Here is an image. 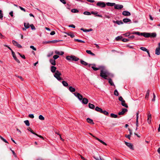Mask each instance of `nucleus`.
<instances>
[{
	"mask_svg": "<svg viewBox=\"0 0 160 160\" xmlns=\"http://www.w3.org/2000/svg\"><path fill=\"white\" fill-rule=\"evenodd\" d=\"M66 59L69 61H78L79 59L77 57L75 56L72 55L71 56H67L66 57Z\"/></svg>",
	"mask_w": 160,
	"mask_h": 160,
	"instance_id": "obj_2",
	"label": "nucleus"
},
{
	"mask_svg": "<svg viewBox=\"0 0 160 160\" xmlns=\"http://www.w3.org/2000/svg\"><path fill=\"white\" fill-rule=\"evenodd\" d=\"M12 43L14 45L17 47L18 48H22V46L19 44L18 42L14 40L12 41Z\"/></svg>",
	"mask_w": 160,
	"mask_h": 160,
	"instance_id": "obj_9",
	"label": "nucleus"
},
{
	"mask_svg": "<svg viewBox=\"0 0 160 160\" xmlns=\"http://www.w3.org/2000/svg\"><path fill=\"white\" fill-rule=\"evenodd\" d=\"M74 95L79 100H82L83 98L82 96L78 92H76L74 93Z\"/></svg>",
	"mask_w": 160,
	"mask_h": 160,
	"instance_id": "obj_5",
	"label": "nucleus"
},
{
	"mask_svg": "<svg viewBox=\"0 0 160 160\" xmlns=\"http://www.w3.org/2000/svg\"><path fill=\"white\" fill-rule=\"evenodd\" d=\"M129 40L128 39L126 38H124L122 39V41L123 42H127Z\"/></svg>",
	"mask_w": 160,
	"mask_h": 160,
	"instance_id": "obj_63",
	"label": "nucleus"
},
{
	"mask_svg": "<svg viewBox=\"0 0 160 160\" xmlns=\"http://www.w3.org/2000/svg\"><path fill=\"white\" fill-rule=\"evenodd\" d=\"M122 14L125 16H129L131 15V13L128 11H125L122 12Z\"/></svg>",
	"mask_w": 160,
	"mask_h": 160,
	"instance_id": "obj_12",
	"label": "nucleus"
},
{
	"mask_svg": "<svg viewBox=\"0 0 160 160\" xmlns=\"http://www.w3.org/2000/svg\"><path fill=\"white\" fill-rule=\"evenodd\" d=\"M55 52L56 54L61 55H63L64 53V52H59L57 50L55 51Z\"/></svg>",
	"mask_w": 160,
	"mask_h": 160,
	"instance_id": "obj_24",
	"label": "nucleus"
},
{
	"mask_svg": "<svg viewBox=\"0 0 160 160\" xmlns=\"http://www.w3.org/2000/svg\"><path fill=\"white\" fill-rule=\"evenodd\" d=\"M109 74V73L108 72L106 69L105 67L103 66V68L101 70L100 76L105 79H107Z\"/></svg>",
	"mask_w": 160,
	"mask_h": 160,
	"instance_id": "obj_1",
	"label": "nucleus"
},
{
	"mask_svg": "<svg viewBox=\"0 0 160 160\" xmlns=\"http://www.w3.org/2000/svg\"><path fill=\"white\" fill-rule=\"evenodd\" d=\"M93 66L92 67V68L93 69L94 71H97L99 69L101 70V69L103 68V66H99L98 68H95L94 67L96 66L95 64H93L92 65Z\"/></svg>",
	"mask_w": 160,
	"mask_h": 160,
	"instance_id": "obj_7",
	"label": "nucleus"
},
{
	"mask_svg": "<svg viewBox=\"0 0 160 160\" xmlns=\"http://www.w3.org/2000/svg\"><path fill=\"white\" fill-rule=\"evenodd\" d=\"M139 114V111H138L136 113V125L137 127L138 126V117H139V116H138Z\"/></svg>",
	"mask_w": 160,
	"mask_h": 160,
	"instance_id": "obj_14",
	"label": "nucleus"
},
{
	"mask_svg": "<svg viewBox=\"0 0 160 160\" xmlns=\"http://www.w3.org/2000/svg\"><path fill=\"white\" fill-rule=\"evenodd\" d=\"M30 48H32V49L33 50H34V51L36 50V48H35L33 46H30Z\"/></svg>",
	"mask_w": 160,
	"mask_h": 160,
	"instance_id": "obj_58",
	"label": "nucleus"
},
{
	"mask_svg": "<svg viewBox=\"0 0 160 160\" xmlns=\"http://www.w3.org/2000/svg\"><path fill=\"white\" fill-rule=\"evenodd\" d=\"M65 33L68 35L70 36L72 38H73L75 37L74 35L71 32H65Z\"/></svg>",
	"mask_w": 160,
	"mask_h": 160,
	"instance_id": "obj_21",
	"label": "nucleus"
},
{
	"mask_svg": "<svg viewBox=\"0 0 160 160\" xmlns=\"http://www.w3.org/2000/svg\"><path fill=\"white\" fill-rule=\"evenodd\" d=\"M30 27L31 28L32 30H35L36 29V28L33 25V24H31L30 25Z\"/></svg>",
	"mask_w": 160,
	"mask_h": 160,
	"instance_id": "obj_54",
	"label": "nucleus"
},
{
	"mask_svg": "<svg viewBox=\"0 0 160 160\" xmlns=\"http://www.w3.org/2000/svg\"><path fill=\"white\" fill-rule=\"evenodd\" d=\"M150 37L154 38L156 36V34L155 33H150Z\"/></svg>",
	"mask_w": 160,
	"mask_h": 160,
	"instance_id": "obj_49",
	"label": "nucleus"
},
{
	"mask_svg": "<svg viewBox=\"0 0 160 160\" xmlns=\"http://www.w3.org/2000/svg\"><path fill=\"white\" fill-rule=\"evenodd\" d=\"M118 100L119 101H121V102H122V101H123L124 100L123 99V98L121 96H120L119 97V98H118Z\"/></svg>",
	"mask_w": 160,
	"mask_h": 160,
	"instance_id": "obj_57",
	"label": "nucleus"
},
{
	"mask_svg": "<svg viewBox=\"0 0 160 160\" xmlns=\"http://www.w3.org/2000/svg\"><path fill=\"white\" fill-rule=\"evenodd\" d=\"M86 52L88 54H90L92 56H95V54L94 53L92 52L90 50H87Z\"/></svg>",
	"mask_w": 160,
	"mask_h": 160,
	"instance_id": "obj_29",
	"label": "nucleus"
},
{
	"mask_svg": "<svg viewBox=\"0 0 160 160\" xmlns=\"http://www.w3.org/2000/svg\"><path fill=\"white\" fill-rule=\"evenodd\" d=\"M123 8V6L122 5H120L118 4L114 5V8L117 9H121Z\"/></svg>",
	"mask_w": 160,
	"mask_h": 160,
	"instance_id": "obj_10",
	"label": "nucleus"
},
{
	"mask_svg": "<svg viewBox=\"0 0 160 160\" xmlns=\"http://www.w3.org/2000/svg\"><path fill=\"white\" fill-rule=\"evenodd\" d=\"M123 21L124 23H127L128 22H131V20L130 19L126 18L123 19Z\"/></svg>",
	"mask_w": 160,
	"mask_h": 160,
	"instance_id": "obj_27",
	"label": "nucleus"
},
{
	"mask_svg": "<svg viewBox=\"0 0 160 160\" xmlns=\"http://www.w3.org/2000/svg\"><path fill=\"white\" fill-rule=\"evenodd\" d=\"M18 7L19 8H20V9L21 10H22V11H24V12H26V10H25V9L24 8H22V7H21V6H18Z\"/></svg>",
	"mask_w": 160,
	"mask_h": 160,
	"instance_id": "obj_56",
	"label": "nucleus"
},
{
	"mask_svg": "<svg viewBox=\"0 0 160 160\" xmlns=\"http://www.w3.org/2000/svg\"><path fill=\"white\" fill-rule=\"evenodd\" d=\"M69 90L71 92H74L75 91V89L72 86L69 87Z\"/></svg>",
	"mask_w": 160,
	"mask_h": 160,
	"instance_id": "obj_26",
	"label": "nucleus"
},
{
	"mask_svg": "<svg viewBox=\"0 0 160 160\" xmlns=\"http://www.w3.org/2000/svg\"><path fill=\"white\" fill-rule=\"evenodd\" d=\"M93 158L96 160H104L103 159H101L100 157H96L95 156H93Z\"/></svg>",
	"mask_w": 160,
	"mask_h": 160,
	"instance_id": "obj_42",
	"label": "nucleus"
},
{
	"mask_svg": "<svg viewBox=\"0 0 160 160\" xmlns=\"http://www.w3.org/2000/svg\"><path fill=\"white\" fill-rule=\"evenodd\" d=\"M62 83L63 84V85L65 87H67L68 86V85L67 82L65 81H63L62 82Z\"/></svg>",
	"mask_w": 160,
	"mask_h": 160,
	"instance_id": "obj_32",
	"label": "nucleus"
},
{
	"mask_svg": "<svg viewBox=\"0 0 160 160\" xmlns=\"http://www.w3.org/2000/svg\"><path fill=\"white\" fill-rule=\"evenodd\" d=\"M27 129L28 131L32 133L33 134H34L35 135H37V134L36 133L34 132L33 130L30 128H28Z\"/></svg>",
	"mask_w": 160,
	"mask_h": 160,
	"instance_id": "obj_34",
	"label": "nucleus"
},
{
	"mask_svg": "<svg viewBox=\"0 0 160 160\" xmlns=\"http://www.w3.org/2000/svg\"><path fill=\"white\" fill-rule=\"evenodd\" d=\"M101 113H103L106 115H108V112L105 110H104V111L102 110V112H101Z\"/></svg>",
	"mask_w": 160,
	"mask_h": 160,
	"instance_id": "obj_53",
	"label": "nucleus"
},
{
	"mask_svg": "<svg viewBox=\"0 0 160 160\" xmlns=\"http://www.w3.org/2000/svg\"><path fill=\"white\" fill-rule=\"evenodd\" d=\"M12 55L13 57V58L16 57V56L15 55V52L13 51H12Z\"/></svg>",
	"mask_w": 160,
	"mask_h": 160,
	"instance_id": "obj_60",
	"label": "nucleus"
},
{
	"mask_svg": "<svg viewBox=\"0 0 160 160\" xmlns=\"http://www.w3.org/2000/svg\"><path fill=\"white\" fill-rule=\"evenodd\" d=\"M29 117L32 118H34V116L33 114H30L29 115Z\"/></svg>",
	"mask_w": 160,
	"mask_h": 160,
	"instance_id": "obj_61",
	"label": "nucleus"
},
{
	"mask_svg": "<svg viewBox=\"0 0 160 160\" xmlns=\"http://www.w3.org/2000/svg\"><path fill=\"white\" fill-rule=\"evenodd\" d=\"M95 110L97 112H99L101 113L102 112V110L98 107H96L95 108Z\"/></svg>",
	"mask_w": 160,
	"mask_h": 160,
	"instance_id": "obj_20",
	"label": "nucleus"
},
{
	"mask_svg": "<svg viewBox=\"0 0 160 160\" xmlns=\"http://www.w3.org/2000/svg\"><path fill=\"white\" fill-rule=\"evenodd\" d=\"M11 151L12 152L13 154V155L14 156V157H17V155H16V154L14 152V151L12 150H11Z\"/></svg>",
	"mask_w": 160,
	"mask_h": 160,
	"instance_id": "obj_64",
	"label": "nucleus"
},
{
	"mask_svg": "<svg viewBox=\"0 0 160 160\" xmlns=\"http://www.w3.org/2000/svg\"><path fill=\"white\" fill-rule=\"evenodd\" d=\"M114 94L116 96H118L119 95L117 89H116L114 91Z\"/></svg>",
	"mask_w": 160,
	"mask_h": 160,
	"instance_id": "obj_45",
	"label": "nucleus"
},
{
	"mask_svg": "<svg viewBox=\"0 0 160 160\" xmlns=\"http://www.w3.org/2000/svg\"><path fill=\"white\" fill-rule=\"evenodd\" d=\"M71 12L73 13H77L78 12H79V11L77 9H72Z\"/></svg>",
	"mask_w": 160,
	"mask_h": 160,
	"instance_id": "obj_43",
	"label": "nucleus"
},
{
	"mask_svg": "<svg viewBox=\"0 0 160 160\" xmlns=\"http://www.w3.org/2000/svg\"><path fill=\"white\" fill-rule=\"evenodd\" d=\"M39 119L42 120H44V118L42 115H40L39 116Z\"/></svg>",
	"mask_w": 160,
	"mask_h": 160,
	"instance_id": "obj_48",
	"label": "nucleus"
},
{
	"mask_svg": "<svg viewBox=\"0 0 160 160\" xmlns=\"http://www.w3.org/2000/svg\"><path fill=\"white\" fill-rule=\"evenodd\" d=\"M74 40L75 41H77V42H82V43H85V42L84 41H83L82 40H80L79 39H74Z\"/></svg>",
	"mask_w": 160,
	"mask_h": 160,
	"instance_id": "obj_40",
	"label": "nucleus"
},
{
	"mask_svg": "<svg viewBox=\"0 0 160 160\" xmlns=\"http://www.w3.org/2000/svg\"><path fill=\"white\" fill-rule=\"evenodd\" d=\"M82 102L83 104H86L88 102V100L86 98H83L82 99Z\"/></svg>",
	"mask_w": 160,
	"mask_h": 160,
	"instance_id": "obj_15",
	"label": "nucleus"
},
{
	"mask_svg": "<svg viewBox=\"0 0 160 160\" xmlns=\"http://www.w3.org/2000/svg\"><path fill=\"white\" fill-rule=\"evenodd\" d=\"M24 26L25 27V28L26 29L29 28L30 26L28 23H24Z\"/></svg>",
	"mask_w": 160,
	"mask_h": 160,
	"instance_id": "obj_37",
	"label": "nucleus"
},
{
	"mask_svg": "<svg viewBox=\"0 0 160 160\" xmlns=\"http://www.w3.org/2000/svg\"><path fill=\"white\" fill-rule=\"evenodd\" d=\"M125 144L131 149L134 150V148L133 147V145L130 143L128 142L125 141Z\"/></svg>",
	"mask_w": 160,
	"mask_h": 160,
	"instance_id": "obj_6",
	"label": "nucleus"
},
{
	"mask_svg": "<svg viewBox=\"0 0 160 160\" xmlns=\"http://www.w3.org/2000/svg\"><path fill=\"white\" fill-rule=\"evenodd\" d=\"M80 30H82V31H83L84 32H88V29H83V28H81L80 29Z\"/></svg>",
	"mask_w": 160,
	"mask_h": 160,
	"instance_id": "obj_59",
	"label": "nucleus"
},
{
	"mask_svg": "<svg viewBox=\"0 0 160 160\" xmlns=\"http://www.w3.org/2000/svg\"><path fill=\"white\" fill-rule=\"evenodd\" d=\"M97 6L101 8H104L106 6V4L102 2H98L97 3Z\"/></svg>",
	"mask_w": 160,
	"mask_h": 160,
	"instance_id": "obj_4",
	"label": "nucleus"
},
{
	"mask_svg": "<svg viewBox=\"0 0 160 160\" xmlns=\"http://www.w3.org/2000/svg\"><path fill=\"white\" fill-rule=\"evenodd\" d=\"M151 114L150 113L149 111L148 112V116L147 121L149 124H150L151 121Z\"/></svg>",
	"mask_w": 160,
	"mask_h": 160,
	"instance_id": "obj_8",
	"label": "nucleus"
},
{
	"mask_svg": "<svg viewBox=\"0 0 160 160\" xmlns=\"http://www.w3.org/2000/svg\"><path fill=\"white\" fill-rule=\"evenodd\" d=\"M59 41H58V40H53V41H49L48 42H47V43H56Z\"/></svg>",
	"mask_w": 160,
	"mask_h": 160,
	"instance_id": "obj_46",
	"label": "nucleus"
},
{
	"mask_svg": "<svg viewBox=\"0 0 160 160\" xmlns=\"http://www.w3.org/2000/svg\"><path fill=\"white\" fill-rule=\"evenodd\" d=\"M110 116L112 118H117L118 116L116 114L112 113L111 114Z\"/></svg>",
	"mask_w": 160,
	"mask_h": 160,
	"instance_id": "obj_38",
	"label": "nucleus"
},
{
	"mask_svg": "<svg viewBox=\"0 0 160 160\" xmlns=\"http://www.w3.org/2000/svg\"><path fill=\"white\" fill-rule=\"evenodd\" d=\"M127 111L128 110L127 109L125 108H122V111L121 112H119L118 114L119 115H123L125 112H127Z\"/></svg>",
	"mask_w": 160,
	"mask_h": 160,
	"instance_id": "obj_11",
	"label": "nucleus"
},
{
	"mask_svg": "<svg viewBox=\"0 0 160 160\" xmlns=\"http://www.w3.org/2000/svg\"><path fill=\"white\" fill-rule=\"evenodd\" d=\"M122 38V37L121 36H118L116 38H115V39L117 40V41H119L120 40H121Z\"/></svg>",
	"mask_w": 160,
	"mask_h": 160,
	"instance_id": "obj_52",
	"label": "nucleus"
},
{
	"mask_svg": "<svg viewBox=\"0 0 160 160\" xmlns=\"http://www.w3.org/2000/svg\"><path fill=\"white\" fill-rule=\"evenodd\" d=\"M50 63L53 65H55L56 64V61L53 59H51L49 60Z\"/></svg>",
	"mask_w": 160,
	"mask_h": 160,
	"instance_id": "obj_18",
	"label": "nucleus"
},
{
	"mask_svg": "<svg viewBox=\"0 0 160 160\" xmlns=\"http://www.w3.org/2000/svg\"><path fill=\"white\" fill-rule=\"evenodd\" d=\"M116 22L117 24L119 25L123 24V22L121 20H117L116 21Z\"/></svg>",
	"mask_w": 160,
	"mask_h": 160,
	"instance_id": "obj_39",
	"label": "nucleus"
},
{
	"mask_svg": "<svg viewBox=\"0 0 160 160\" xmlns=\"http://www.w3.org/2000/svg\"><path fill=\"white\" fill-rule=\"evenodd\" d=\"M150 33L142 32V36H143L145 38H148L150 37Z\"/></svg>",
	"mask_w": 160,
	"mask_h": 160,
	"instance_id": "obj_13",
	"label": "nucleus"
},
{
	"mask_svg": "<svg viewBox=\"0 0 160 160\" xmlns=\"http://www.w3.org/2000/svg\"><path fill=\"white\" fill-rule=\"evenodd\" d=\"M121 104L122 106L125 107V108H128V106L125 103V102L124 100L122 102Z\"/></svg>",
	"mask_w": 160,
	"mask_h": 160,
	"instance_id": "obj_28",
	"label": "nucleus"
},
{
	"mask_svg": "<svg viewBox=\"0 0 160 160\" xmlns=\"http://www.w3.org/2000/svg\"><path fill=\"white\" fill-rule=\"evenodd\" d=\"M124 35L126 37H129L130 35V33H127L124 34Z\"/></svg>",
	"mask_w": 160,
	"mask_h": 160,
	"instance_id": "obj_62",
	"label": "nucleus"
},
{
	"mask_svg": "<svg viewBox=\"0 0 160 160\" xmlns=\"http://www.w3.org/2000/svg\"><path fill=\"white\" fill-rule=\"evenodd\" d=\"M150 90L149 89L147 91L146 95H145V98L146 99H148L149 96V92H150Z\"/></svg>",
	"mask_w": 160,
	"mask_h": 160,
	"instance_id": "obj_22",
	"label": "nucleus"
},
{
	"mask_svg": "<svg viewBox=\"0 0 160 160\" xmlns=\"http://www.w3.org/2000/svg\"><path fill=\"white\" fill-rule=\"evenodd\" d=\"M106 4L108 6H114V5H115V3L107 2Z\"/></svg>",
	"mask_w": 160,
	"mask_h": 160,
	"instance_id": "obj_35",
	"label": "nucleus"
},
{
	"mask_svg": "<svg viewBox=\"0 0 160 160\" xmlns=\"http://www.w3.org/2000/svg\"><path fill=\"white\" fill-rule=\"evenodd\" d=\"M24 122L27 126H29L30 124L29 123V122L28 120L25 121H24Z\"/></svg>",
	"mask_w": 160,
	"mask_h": 160,
	"instance_id": "obj_50",
	"label": "nucleus"
},
{
	"mask_svg": "<svg viewBox=\"0 0 160 160\" xmlns=\"http://www.w3.org/2000/svg\"><path fill=\"white\" fill-rule=\"evenodd\" d=\"M108 82L110 83V84L111 85L115 86V85L114 84V83L112 81V80L110 78L109 79Z\"/></svg>",
	"mask_w": 160,
	"mask_h": 160,
	"instance_id": "obj_33",
	"label": "nucleus"
},
{
	"mask_svg": "<svg viewBox=\"0 0 160 160\" xmlns=\"http://www.w3.org/2000/svg\"><path fill=\"white\" fill-rule=\"evenodd\" d=\"M88 107L89 108L92 109H93L95 108V106L93 104L91 103H89L88 104Z\"/></svg>",
	"mask_w": 160,
	"mask_h": 160,
	"instance_id": "obj_31",
	"label": "nucleus"
},
{
	"mask_svg": "<svg viewBox=\"0 0 160 160\" xmlns=\"http://www.w3.org/2000/svg\"><path fill=\"white\" fill-rule=\"evenodd\" d=\"M132 33L133 34H136L138 36H142V32L140 33L139 32H133Z\"/></svg>",
	"mask_w": 160,
	"mask_h": 160,
	"instance_id": "obj_30",
	"label": "nucleus"
},
{
	"mask_svg": "<svg viewBox=\"0 0 160 160\" xmlns=\"http://www.w3.org/2000/svg\"><path fill=\"white\" fill-rule=\"evenodd\" d=\"M98 13V12H94L92 11L91 12V14H94V15H96V16H98V17H101V18L102 17V15L97 14Z\"/></svg>",
	"mask_w": 160,
	"mask_h": 160,
	"instance_id": "obj_17",
	"label": "nucleus"
},
{
	"mask_svg": "<svg viewBox=\"0 0 160 160\" xmlns=\"http://www.w3.org/2000/svg\"><path fill=\"white\" fill-rule=\"evenodd\" d=\"M59 56L58 55H54L53 56V59H54V60H55L56 59L58 58H59Z\"/></svg>",
	"mask_w": 160,
	"mask_h": 160,
	"instance_id": "obj_55",
	"label": "nucleus"
},
{
	"mask_svg": "<svg viewBox=\"0 0 160 160\" xmlns=\"http://www.w3.org/2000/svg\"><path fill=\"white\" fill-rule=\"evenodd\" d=\"M62 74L58 71H56L54 75V76L58 80L61 81L62 80V78L60 77Z\"/></svg>",
	"mask_w": 160,
	"mask_h": 160,
	"instance_id": "obj_3",
	"label": "nucleus"
},
{
	"mask_svg": "<svg viewBox=\"0 0 160 160\" xmlns=\"http://www.w3.org/2000/svg\"><path fill=\"white\" fill-rule=\"evenodd\" d=\"M57 68L54 66H52L51 67V71L52 73L55 72Z\"/></svg>",
	"mask_w": 160,
	"mask_h": 160,
	"instance_id": "obj_16",
	"label": "nucleus"
},
{
	"mask_svg": "<svg viewBox=\"0 0 160 160\" xmlns=\"http://www.w3.org/2000/svg\"><path fill=\"white\" fill-rule=\"evenodd\" d=\"M3 17V14L2 12V11L1 10H0V19L2 20Z\"/></svg>",
	"mask_w": 160,
	"mask_h": 160,
	"instance_id": "obj_44",
	"label": "nucleus"
},
{
	"mask_svg": "<svg viewBox=\"0 0 160 160\" xmlns=\"http://www.w3.org/2000/svg\"><path fill=\"white\" fill-rule=\"evenodd\" d=\"M87 121L89 123H90V124H94V122H93V120L91 119L90 118H88L87 119Z\"/></svg>",
	"mask_w": 160,
	"mask_h": 160,
	"instance_id": "obj_19",
	"label": "nucleus"
},
{
	"mask_svg": "<svg viewBox=\"0 0 160 160\" xmlns=\"http://www.w3.org/2000/svg\"><path fill=\"white\" fill-rule=\"evenodd\" d=\"M140 49L143 51L147 52L148 50L145 48L144 47H141Z\"/></svg>",
	"mask_w": 160,
	"mask_h": 160,
	"instance_id": "obj_41",
	"label": "nucleus"
},
{
	"mask_svg": "<svg viewBox=\"0 0 160 160\" xmlns=\"http://www.w3.org/2000/svg\"><path fill=\"white\" fill-rule=\"evenodd\" d=\"M95 139L98 140V141H99L100 142H101V143H102V144H103L106 146L107 145V144L105 143V142H104L103 141H102V140H100V139H99V138H97V137H95Z\"/></svg>",
	"mask_w": 160,
	"mask_h": 160,
	"instance_id": "obj_25",
	"label": "nucleus"
},
{
	"mask_svg": "<svg viewBox=\"0 0 160 160\" xmlns=\"http://www.w3.org/2000/svg\"><path fill=\"white\" fill-rule=\"evenodd\" d=\"M0 138H1L3 142L6 143H8L7 141L3 137H2L0 135Z\"/></svg>",
	"mask_w": 160,
	"mask_h": 160,
	"instance_id": "obj_51",
	"label": "nucleus"
},
{
	"mask_svg": "<svg viewBox=\"0 0 160 160\" xmlns=\"http://www.w3.org/2000/svg\"><path fill=\"white\" fill-rule=\"evenodd\" d=\"M80 62H81V63L83 64V65H84L85 66H86V65H88V63H87V62H85L84 61L82 60H81L80 61Z\"/></svg>",
	"mask_w": 160,
	"mask_h": 160,
	"instance_id": "obj_36",
	"label": "nucleus"
},
{
	"mask_svg": "<svg viewBox=\"0 0 160 160\" xmlns=\"http://www.w3.org/2000/svg\"><path fill=\"white\" fill-rule=\"evenodd\" d=\"M83 14L85 15H89L91 14V13L88 11H85L84 12Z\"/></svg>",
	"mask_w": 160,
	"mask_h": 160,
	"instance_id": "obj_47",
	"label": "nucleus"
},
{
	"mask_svg": "<svg viewBox=\"0 0 160 160\" xmlns=\"http://www.w3.org/2000/svg\"><path fill=\"white\" fill-rule=\"evenodd\" d=\"M155 54L158 55L160 54V49L158 48H157L156 49Z\"/></svg>",
	"mask_w": 160,
	"mask_h": 160,
	"instance_id": "obj_23",
	"label": "nucleus"
}]
</instances>
